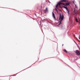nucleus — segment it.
Here are the masks:
<instances>
[{
    "instance_id": "obj_11",
    "label": "nucleus",
    "mask_w": 80,
    "mask_h": 80,
    "mask_svg": "<svg viewBox=\"0 0 80 80\" xmlns=\"http://www.w3.org/2000/svg\"><path fill=\"white\" fill-rule=\"evenodd\" d=\"M76 21L77 22H78V19H76Z\"/></svg>"
},
{
    "instance_id": "obj_9",
    "label": "nucleus",
    "mask_w": 80,
    "mask_h": 80,
    "mask_svg": "<svg viewBox=\"0 0 80 80\" xmlns=\"http://www.w3.org/2000/svg\"><path fill=\"white\" fill-rule=\"evenodd\" d=\"M63 51H64V52H65V53H67V50L66 49H63Z\"/></svg>"
},
{
    "instance_id": "obj_10",
    "label": "nucleus",
    "mask_w": 80,
    "mask_h": 80,
    "mask_svg": "<svg viewBox=\"0 0 80 80\" xmlns=\"http://www.w3.org/2000/svg\"><path fill=\"white\" fill-rule=\"evenodd\" d=\"M55 10L56 11V12H57V13H58V10H57V9L55 8Z\"/></svg>"
},
{
    "instance_id": "obj_8",
    "label": "nucleus",
    "mask_w": 80,
    "mask_h": 80,
    "mask_svg": "<svg viewBox=\"0 0 80 80\" xmlns=\"http://www.w3.org/2000/svg\"><path fill=\"white\" fill-rule=\"evenodd\" d=\"M52 17H53L54 18V19H55V14H54V13H53V12H52Z\"/></svg>"
},
{
    "instance_id": "obj_7",
    "label": "nucleus",
    "mask_w": 80,
    "mask_h": 80,
    "mask_svg": "<svg viewBox=\"0 0 80 80\" xmlns=\"http://www.w3.org/2000/svg\"><path fill=\"white\" fill-rule=\"evenodd\" d=\"M62 2H67V0H61L59 2H61L62 3Z\"/></svg>"
},
{
    "instance_id": "obj_13",
    "label": "nucleus",
    "mask_w": 80,
    "mask_h": 80,
    "mask_svg": "<svg viewBox=\"0 0 80 80\" xmlns=\"http://www.w3.org/2000/svg\"><path fill=\"white\" fill-rule=\"evenodd\" d=\"M59 8H61V6H60V5H59Z\"/></svg>"
},
{
    "instance_id": "obj_14",
    "label": "nucleus",
    "mask_w": 80,
    "mask_h": 80,
    "mask_svg": "<svg viewBox=\"0 0 80 80\" xmlns=\"http://www.w3.org/2000/svg\"><path fill=\"white\" fill-rule=\"evenodd\" d=\"M61 23H62V21H60L59 23L61 24Z\"/></svg>"
},
{
    "instance_id": "obj_3",
    "label": "nucleus",
    "mask_w": 80,
    "mask_h": 80,
    "mask_svg": "<svg viewBox=\"0 0 80 80\" xmlns=\"http://www.w3.org/2000/svg\"><path fill=\"white\" fill-rule=\"evenodd\" d=\"M62 7L63 8H65V9H66V10H67V11H68V15H69V14H70V13H69V10H68V8H67V7H66L65 6H62Z\"/></svg>"
},
{
    "instance_id": "obj_15",
    "label": "nucleus",
    "mask_w": 80,
    "mask_h": 80,
    "mask_svg": "<svg viewBox=\"0 0 80 80\" xmlns=\"http://www.w3.org/2000/svg\"><path fill=\"white\" fill-rule=\"evenodd\" d=\"M60 24H61L60 23H59V25H60Z\"/></svg>"
},
{
    "instance_id": "obj_16",
    "label": "nucleus",
    "mask_w": 80,
    "mask_h": 80,
    "mask_svg": "<svg viewBox=\"0 0 80 80\" xmlns=\"http://www.w3.org/2000/svg\"><path fill=\"white\" fill-rule=\"evenodd\" d=\"M60 24H61L60 23H59V25H60Z\"/></svg>"
},
{
    "instance_id": "obj_6",
    "label": "nucleus",
    "mask_w": 80,
    "mask_h": 80,
    "mask_svg": "<svg viewBox=\"0 0 80 80\" xmlns=\"http://www.w3.org/2000/svg\"><path fill=\"white\" fill-rule=\"evenodd\" d=\"M76 53L77 55H80V52H79V51L78 50H77L76 52Z\"/></svg>"
},
{
    "instance_id": "obj_17",
    "label": "nucleus",
    "mask_w": 80,
    "mask_h": 80,
    "mask_svg": "<svg viewBox=\"0 0 80 80\" xmlns=\"http://www.w3.org/2000/svg\"><path fill=\"white\" fill-rule=\"evenodd\" d=\"M62 46H63V44H62Z\"/></svg>"
},
{
    "instance_id": "obj_4",
    "label": "nucleus",
    "mask_w": 80,
    "mask_h": 80,
    "mask_svg": "<svg viewBox=\"0 0 80 80\" xmlns=\"http://www.w3.org/2000/svg\"><path fill=\"white\" fill-rule=\"evenodd\" d=\"M61 18V21H62L63 20V16H62L61 17V14H60V16H59V19H60Z\"/></svg>"
},
{
    "instance_id": "obj_5",
    "label": "nucleus",
    "mask_w": 80,
    "mask_h": 80,
    "mask_svg": "<svg viewBox=\"0 0 80 80\" xmlns=\"http://www.w3.org/2000/svg\"><path fill=\"white\" fill-rule=\"evenodd\" d=\"M62 5H63L64 6H67V5H70V2L66 3L65 4L63 3V4H62Z\"/></svg>"
},
{
    "instance_id": "obj_12",
    "label": "nucleus",
    "mask_w": 80,
    "mask_h": 80,
    "mask_svg": "<svg viewBox=\"0 0 80 80\" xmlns=\"http://www.w3.org/2000/svg\"><path fill=\"white\" fill-rule=\"evenodd\" d=\"M76 21L77 22H78V19H76Z\"/></svg>"
},
{
    "instance_id": "obj_2",
    "label": "nucleus",
    "mask_w": 80,
    "mask_h": 80,
    "mask_svg": "<svg viewBox=\"0 0 80 80\" xmlns=\"http://www.w3.org/2000/svg\"><path fill=\"white\" fill-rule=\"evenodd\" d=\"M44 13H47L48 12V8H46L45 10L43 11Z\"/></svg>"
},
{
    "instance_id": "obj_1",
    "label": "nucleus",
    "mask_w": 80,
    "mask_h": 80,
    "mask_svg": "<svg viewBox=\"0 0 80 80\" xmlns=\"http://www.w3.org/2000/svg\"><path fill=\"white\" fill-rule=\"evenodd\" d=\"M62 4H63V3L61 2H58L56 6V8H58V7L59 6V5H62Z\"/></svg>"
}]
</instances>
